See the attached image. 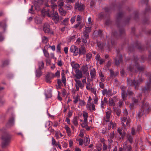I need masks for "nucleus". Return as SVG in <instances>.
I'll list each match as a JSON object with an SVG mask.
<instances>
[{
  "label": "nucleus",
  "instance_id": "nucleus-1",
  "mask_svg": "<svg viewBox=\"0 0 151 151\" xmlns=\"http://www.w3.org/2000/svg\"><path fill=\"white\" fill-rule=\"evenodd\" d=\"M134 64L131 65L128 67L129 70L132 72H137L139 71L140 72H143L144 69L143 66H140L139 64V60L137 57L134 59Z\"/></svg>",
  "mask_w": 151,
  "mask_h": 151
},
{
  "label": "nucleus",
  "instance_id": "nucleus-2",
  "mask_svg": "<svg viewBox=\"0 0 151 151\" xmlns=\"http://www.w3.org/2000/svg\"><path fill=\"white\" fill-rule=\"evenodd\" d=\"M53 10L52 9V11L50 12V10L48 9L46 13L47 16L50 17L54 21L55 23L56 24L59 21V16L57 12H54Z\"/></svg>",
  "mask_w": 151,
  "mask_h": 151
},
{
  "label": "nucleus",
  "instance_id": "nucleus-3",
  "mask_svg": "<svg viewBox=\"0 0 151 151\" xmlns=\"http://www.w3.org/2000/svg\"><path fill=\"white\" fill-rule=\"evenodd\" d=\"M11 136L8 133L6 132L4 133L1 137V139L3 140L1 143V146L2 148L5 147L9 145L11 141Z\"/></svg>",
  "mask_w": 151,
  "mask_h": 151
},
{
  "label": "nucleus",
  "instance_id": "nucleus-4",
  "mask_svg": "<svg viewBox=\"0 0 151 151\" xmlns=\"http://www.w3.org/2000/svg\"><path fill=\"white\" fill-rule=\"evenodd\" d=\"M150 108L149 104L145 101L142 102V105L140 110L139 111L138 114L139 116H141L144 114L148 113Z\"/></svg>",
  "mask_w": 151,
  "mask_h": 151
},
{
  "label": "nucleus",
  "instance_id": "nucleus-5",
  "mask_svg": "<svg viewBox=\"0 0 151 151\" xmlns=\"http://www.w3.org/2000/svg\"><path fill=\"white\" fill-rule=\"evenodd\" d=\"M148 82H147L145 87L142 88V91L145 93L149 92L151 90V74L148 77Z\"/></svg>",
  "mask_w": 151,
  "mask_h": 151
},
{
  "label": "nucleus",
  "instance_id": "nucleus-6",
  "mask_svg": "<svg viewBox=\"0 0 151 151\" xmlns=\"http://www.w3.org/2000/svg\"><path fill=\"white\" fill-rule=\"evenodd\" d=\"M143 81V79L142 78L140 79H139V81H135V80H127L128 84L130 86L134 85L135 86V88L137 89V87L138 86L139 84V82Z\"/></svg>",
  "mask_w": 151,
  "mask_h": 151
},
{
  "label": "nucleus",
  "instance_id": "nucleus-7",
  "mask_svg": "<svg viewBox=\"0 0 151 151\" xmlns=\"http://www.w3.org/2000/svg\"><path fill=\"white\" fill-rule=\"evenodd\" d=\"M121 121L122 126L125 127L126 126H129L130 119L129 118L127 119V117H123L121 118Z\"/></svg>",
  "mask_w": 151,
  "mask_h": 151
},
{
  "label": "nucleus",
  "instance_id": "nucleus-8",
  "mask_svg": "<svg viewBox=\"0 0 151 151\" xmlns=\"http://www.w3.org/2000/svg\"><path fill=\"white\" fill-rule=\"evenodd\" d=\"M70 51L71 52L73 53V55L74 56H76L78 54L79 55V49L78 47L75 45L71 46L70 47Z\"/></svg>",
  "mask_w": 151,
  "mask_h": 151
},
{
  "label": "nucleus",
  "instance_id": "nucleus-9",
  "mask_svg": "<svg viewBox=\"0 0 151 151\" xmlns=\"http://www.w3.org/2000/svg\"><path fill=\"white\" fill-rule=\"evenodd\" d=\"M43 29L45 33L53 34V32L51 31V29L50 28L49 24L47 23H45L44 24Z\"/></svg>",
  "mask_w": 151,
  "mask_h": 151
},
{
  "label": "nucleus",
  "instance_id": "nucleus-10",
  "mask_svg": "<svg viewBox=\"0 0 151 151\" xmlns=\"http://www.w3.org/2000/svg\"><path fill=\"white\" fill-rule=\"evenodd\" d=\"M83 116L84 118V122L81 124L82 127L85 128L88 125L87 118L88 117V114L87 112H84Z\"/></svg>",
  "mask_w": 151,
  "mask_h": 151
},
{
  "label": "nucleus",
  "instance_id": "nucleus-11",
  "mask_svg": "<svg viewBox=\"0 0 151 151\" xmlns=\"http://www.w3.org/2000/svg\"><path fill=\"white\" fill-rule=\"evenodd\" d=\"M123 149L125 151H131L132 147L130 145H128L127 141L125 142L123 144Z\"/></svg>",
  "mask_w": 151,
  "mask_h": 151
},
{
  "label": "nucleus",
  "instance_id": "nucleus-12",
  "mask_svg": "<svg viewBox=\"0 0 151 151\" xmlns=\"http://www.w3.org/2000/svg\"><path fill=\"white\" fill-rule=\"evenodd\" d=\"M74 81L76 83L75 86L77 91H78L79 90V87L82 89L84 87L82 83L80 81L77 80L76 79H74Z\"/></svg>",
  "mask_w": 151,
  "mask_h": 151
},
{
  "label": "nucleus",
  "instance_id": "nucleus-13",
  "mask_svg": "<svg viewBox=\"0 0 151 151\" xmlns=\"http://www.w3.org/2000/svg\"><path fill=\"white\" fill-rule=\"evenodd\" d=\"M61 76L62 81L60 80V79H58L57 80V83L58 85L59 86H60L61 85L62 82L63 83L64 85H66V78L65 75L64 73H61Z\"/></svg>",
  "mask_w": 151,
  "mask_h": 151
},
{
  "label": "nucleus",
  "instance_id": "nucleus-14",
  "mask_svg": "<svg viewBox=\"0 0 151 151\" xmlns=\"http://www.w3.org/2000/svg\"><path fill=\"white\" fill-rule=\"evenodd\" d=\"M142 95L139 94L138 96H137V99L133 97L132 98V100L134 103L135 104H138L141 100Z\"/></svg>",
  "mask_w": 151,
  "mask_h": 151
},
{
  "label": "nucleus",
  "instance_id": "nucleus-15",
  "mask_svg": "<svg viewBox=\"0 0 151 151\" xmlns=\"http://www.w3.org/2000/svg\"><path fill=\"white\" fill-rule=\"evenodd\" d=\"M86 108L88 110L92 112L93 111H95L96 109L95 108V105L93 104H91V102H88L86 105Z\"/></svg>",
  "mask_w": 151,
  "mask_h": 151
},
{
  "label": "nucleus",
  "instance_id": "nucleus-16",
  "mask_svg": "<svg viewBox=\"0 0 151 151\" xmlns=\"http://www.w3.org/2000/svg\"><path fill=\"white\" fill-rule=\"evenodd\" d=\"M75 8L76 9H77L78 11H82L84 9V6L81 3L79 4L78 3H76L75 4Z\"/></svg>",
  "mask_w": 151,
  "mask_h": 151
},
{
  "label": "nucleus",
  "instance_id": "nucleus-17",
  "mask_svg": "<svg viewBox=\"0 0 151 151\" xmlns=\"http://www.w3.org/2000/svg\"><path fill=\"white\" fill-rule=\"evenodd\" d=\"M76 74L74 75V76L76 79H80L83 77V74L82 72L79 70H76L75 71Z\"/></svg>",
  "mask_w": 151,
  "mask_h": 151
},
{
  "label": "nucleus",
  "instance_id": "nucleus-18",
  "mask_svg": "<svg viewBox=\"0 0 151 151\" xmlns=\"http://www.w3.org/2000/svg\"><path fill=\"white\" fill-rule=\"evenodd\" d=\"M102 93L103 95L106 94L108 96H111L113 95L112 93V90L111 89H109L108 90H107L106 89H105L102 91Z\"/></svg>",
  "mask_w": 151,
  "mask_h": 151
},
{
  "label": "nucleus",
  "instance_id": "nucleus-19",
  "mask_svg": "<svg viewBox=\"0 0 151 151\" xmlns=\"http://www.w3.org/2000/svg\"><path fill=\"white\" fill-rule=\"evenodd\" d=\"M122 56L121 55H118L115 59V64L117 65H118L120 63H122Z\"/></svg>",
  "mask_w": 151,
  "mask_h": 151
},
{
  "label": "nucleus",
  "instance_id": "nucleus-20",
  "mask_svg": "<svg viewBox=\"0 0 151 151\" xmlns=\"http://www.w3.org/2000/svg\"><path fill=\"white\" fill-rule=\"evenodd\" d=\"M116 97H114L113 98H110L109 100V104L110 106H114L115 105V102H116Z\"/></svg>",
  "mask_w": 151,
  "mask_h": 151
},
{
  "label": "nucleus",
  "instance_id": "nucleus-21",
  "mask_svg": "<svg viewBox=\"0 0 151 151\" xmlns=\"http://www.w3.org/2000/svg\"><path fill=\"white\" fill-rule=\"evenodd\" d=\"M111 113V110L107 111L106 113V118L105 119V121L106 122H109V119L110 117Z\"/></svg>",
  "mask_w": 151,
  "mask_h": 151
},
{
  "label": "nucleus",
  "instance_id": "nucleus-22",
  "mask_svg": "<svg viewBox=\"0 0 151 151\" xmlns=\"http://www.w3.org/2000/svg\"><path fill=\"white\" fill-rule=\"evenodd\" d=\"M33 4L35 9H38L39 8L40 6L42 4V2L41 0H38L37 1H34L33 2Z\"/></svg>",
  "mask_w": 151,
  "mask_h": 151
},
{
  "label": "nucleus",
  "instance_id": "nucleus-23",
  "mask_svg": "<svg viewBox=\"0 0 151 151\" xmlns=\"http://www.w3.org/2000/svg\"><path fill=\"white\" fill-rule=\"evenodd\" d=\"M14 123V117L12 116L9 118L8 122L7 123L6 126L8 127H10L13 125Z\"/></svg>",
  "mask_w": 151,
  "mask_h": 151
},
{
  "label": "nucleus",
  "instance_id": "nucleus-24",
  "mask_svg": "<svg viewBox=\"0 0 151 151\" xmlns=\"http://www.w3.org/2000/svg\"><path fill=\"white\" fill-rule=\"evenodd\" d=\"M78 49H79V55L84 54L86 52V48L83 45H81Z\"/></svg>",
  "mask_w": 151,
  "mask_h": 151
},
{
  "label": "nucleus",
  "instance_id": "nucleus-25",
  "mask_svg": "<svg viewBox=\"0 0 151 151\" xmlns=\"http://www.w3.org/2000/svg\"><path fill=\"white\" fill-rule=\"evenodd\" d=\"M125 87L124 86L122 87V88L121 94L122 99L124 101H125L126 100L127 96V93L125 94Z\"/></svg>",
  "mask_w": 151,
  "mask_h": 151
},
{
  "label": "nucleus",
  "instance_id": "nucleus-26",
  "mask_svg": "<svg viewBox=\"0 0 151 151\" xmlns=\"http://www.w3.org/2000/svg\"><path fill=\"white\" fill-rule=\"evenodd\" d=\"M84 74H86L88 73V66L86 64L83 65L81 68Z\"/></svg>",
  "mask_w": 151,
  "mask_h": 151
},
{
  "label": "nucleus",
  "instance_id": "nucleus-27",
  "mask_svg": "<svg viewBox=\"0 0 151 151\" xmlns=\"http://www.w3.org/2000/svg\"><path fill=\"white\" fill-rule=\"evenodd\" d=\"M70 65L73 68L77 70V69H78L80 67L79 65L75 63L74 61H71L70 63Z\"/></svg>",
  "mask_w": 151,
  "mask_h": 151
},
{
  "label": "nucleus",
  "instance_id": "nucleus-28",
  "mask_svg": "<svg viewBox=\"0 0 151 151\" xmlns=\"http://www.w3.org/2000/svg\"><path fill=\"white\" fill-rule=\"evenodd\" d=\"M108 101L106 97H104L103 100H102L101 101V107L102 109L104 108V106L105 104H108Z\"/></svg>",
  "mask_w": 151,
  "mask_h": 151
},
{
  "label": "nucleus",
  "instance_id": "nucleus-29",
  "mask_svg": "<svg viewBox=\"0 0 151 151\" xmlns=\"http://www.w3.org/2000/svg\"><path fill=\"white\" fill-rule=\"evenodd\" d=\"M78 117L76 116L74 117V118L72 120V122L74 125L76 126H77L78 125Z\"/></svg>",
  "mask_w": 151,
  "mask_h": 151
},
{
  "label": "nucleus",
  "instance_id": "nucleus-30",
  "mask_svg": "<svg viewBox=\"0 0 151 151\" xmlns=\"http://www.w3.org/2000/svg\"><path fill=\"white\" fill-rule=\"evenodd\" d=\"M35 22L37 24H41L42 20L40 18L38 17H36L34 19Z\"/></svg>",
  "mask_w": 151,
  "mask_h": 151
},
{
  "label": "nucleus",
  "instance_id": "nucleus-31",
  "mask_svg": "<svg viewBox=\"0 0 151 151\" xmlns=\"http://www.w3.org/2000/svg\"><path fill=\"white\" fill-rule=\"evenodd\" d=\"M57 1V0H51L50 1V3L51 4V7L52 9H53L57 6L56 4L55 3Z\"/></svg>",
  "mask_w": 151,
  "mask_h": 151
},
{
  "label": "nucleus",
  "instance_id": "nucleus-32",
  "mask_svg": "<svg viewBox=\"0 0 151 151\" xmlns=\"http://www.w3.org/2000/svg\"><path fill=\"white\" fill-rule=\"evenodd\" d=\"M60 14L62 16H65L66 14V12L64 10L62 7L59 8L58 9Z\"/></svg>",
  "mask_w": 151,
  "mask_h": 151
},
{
  "label": "nucleus",
  "instance_id": "nucleus-33",
  "mask_svg": "<svg viewBox=\"0 0 151 151\" xmlns=\"http://www.w3.org/2000/svg\"><path fill=\"white\" fill-rule=\"evenodd\" d=\"M69 18H67L64 19L63 21L62 22V24L66 26H67L69 23Z\"/></svg>",
  "mask_w": 151,
  "mask_h": 151
},
{
  "label": "nucleus",
  "instance_id": "nucleus-34",
  "mask_svg": "<svg viewBox=\"0 0 151 151\" xmlns=\"http://www.w3.org/2000/svg\"><path fill=\"white\" fill-rule=\"evenodd\" d=\"M65 128L66 131V132L67 133L68 135L69 136H70L71 134V132L70 129L67 125H65Z\"/></svg>",
  "mask_w": 151,
  "mask_h": 151
},
{
  "label": "nucleus",
  "instance_id": "nucleus-35",
  "mask_svg": "<svg viewBox=\"0 0 151 151\" xmlns=\"http://www.w3.org/2000/svg\"><path fill=\"white\" fill-rule=\"evenodd\" d=\"M42 42L44 44L47 43L48 41V38L45 36H42Z\"/></svg>",
  "mask_w": 151,
  "mask_h": 151
},
{
  "label": "nucleus",
  "instance_id": "nucleus-36",
  "mask_svg": "<svg viewBox=\"0 0 151 151\" xmlns=\"http://www.w3.org/2000/svg\"><path fill=\"white\" fill-rule=\"evenodd\" d=\"M127 140L131 144H132L133 142V136L130 134H128L127 136Z\"/></svg>",
  "mask_w": 151,
  "mask_h": 151
},
{
  "label": "nucleus",
  "instance_id": "nucleus-37",
  "mask_svg": "<svg viewBox=\"0 0 151 151\" xmlns=\"http://www.w3.org/2000/svg\"><path fill=\"white\" fill-rule=\"evenodd\" d=\"M41 70V69L37 68V70H36L35 73L37 77H39L42 75V72Z\"/></svg>",
  "mask_w": 151,
  "mask_h": 151
},
{
  "label": "nucleus",
  "instance_id": "nucleus-38",
  "mask_svg": "<svg viewBox=\"0 0 151 151\" xmlns=\"http://www.w3.org/2000/svg\"><path fill=\"white\" fill-rule=\"evenodd\" d=\"M73 98L74 99V100L73 101V102L74 104L77 103L78 101L80 100V96L78 94L77 95L76 97H73Z\"/></svg>",
  "mask_w": 151,
  "mask_h": 151
},
{
  "label": "nucleus",
  "instance_id": "nucleus-39",
  "mask_svg": "<svg viewBox=\"0 0 151 151\" xmlns=\"http://www.w3.org/2000/svg\"><path fill=\"white\" fill-rule=\"evenodd\" d=\"M90 74L91 78H94L96 76L95 70L94 69H92L90 71Z\"/></svg>",
  "mask_w": 151,
  "mask_h": 151
},
{
  "label": "nucleus",
  "instance_id": "nucleus-40",
  "mask_svg": "<svg viewBox=\"0 0 151 151\" xmlns=\"http://www.w3.org/2000/svg\"><path fill=\"white\" fill-rule=\"evenodd\" d=\"M44 63L43 61H39L38 62V68L42 69L44 67Z\"/></svg>",
  "mask_w": 151,
  "mask_h": 151
},
{
  "label": "nucleus",
  "instance_id": "nucleus-41",
  "mask_svg": "<svg viewBox=\"0 0 151 151\" xmlns=\"http://www.w3.org/2000/svg\"><path fill=\"white\" fill-rule=\"evenodd\" d=\"M90 142V140L88 137H86L84 139L83 143L85 146H87Z\"/></svg>",
  "mask_w": 151,
  "mask_h": 151
},
{
  "label": "nucleus",
  "instance_id": "nucleus-42",
  "mask_svg": "<svg viewBox=\"0 0 151 151\" xmlns=\"http://www.w3.org/2000/svg\"><path fill=\"white\" fill-rule=\"evenodd\" d=\"M64 4V3L63 0H59L57 2L58 6L60 8L62 7L63 6Z\"/></svg>",
  "mask_w": 151,
  "mask_h": 151
},
{
  "label": "nucleus",
  "instance_id": "nucleus-43",
  "mask_svg": "<svg viewBox=\"0 0 151 151\" xmlns=\"http://www.w3.org/2000/svg\"><path fill=\"white\" fill-rule=\"evenodd\" d=\"M116 124L115 123H113L112 121H110V122L109 124L108 125V129L109 130L110 129L111 127V126H112L113 127H114L116 126Z\"/></svg>",
  "mask_w": 151,
  "mask_h": 151
},
{
  "label": "nucleus",
  "instance_id": "nucleus-44",
  "mask_svg": "<svg viewBox=\"0 0 151 151\" xmlns=\"http://www.w3.org/2000/svg\"><path fill=\"white\" fill-rule=\"evenodd\" d=\"M99 77H100V80L102 82H104L105 81V78L104 77V75L101 72H100L99 73Z\"/></svg>",
  "mask_w": 151,
  "mask_h": 151
},
{
  "label": "nucleus",
  "instance_id": "nucleus-45",
  "mask_svg": "<svg viewBox=\"0 0 151 151\" xmlns=\"http://www.w3.org/2000/svg\"><path fill=\"white\" fill-rule=\"evenodd\" d=\"M97 44L99 48L100 49H102L104 48V45L103 43L100 42H97Z\"/></svg>",
  "mask_w": 151,
  "mask_h": 151
},
{
  "label": "nucleus",
  "instance_id": "nucleus-46",
  "mask_svg": "<svg viewBox=\"0 0 151 151\" xmlns=\"http://www.w3.org/2000/svg\"><path fill=\"white\" fill-rule=\"evenodd\" d=\"M122 128L121 129L118 128L117 129V131L118 132L119 134L121 135V137L122 138L124 137L125 134H123L122 132Z\"/></svg>",
  "mask_w": 151,
  "mask_h": 151
},
{
  "label": "nucleus",
  "instance_id": "nucleus-47",
  "mask_svg": "<svg viewBox=\"0 0 151 151\" xmlns=\"http://www.w3.org/2000/svg\"><path fill=\"white\" fill-rule=\"evenodd\" d=\"M92 55L91 53H87L86 56V60L89 61L92 58Z\"/></svg>",
  "mask_w": 151,
  "mask_h": 151
},
{
  "label": "nucleus",
  "instance_id": "nucleus-48",
  "mask_svg": "<svg viewBox=\"0 0 151 151\" xmlns=\"http://www.w3.org/2000/svg\"><path fill=\"white\" fill-rule=\"evenodd\" d=\"M91 30V27H85L84 32L89 34Z\"/></svg>",
  "mask_w": 151,
  "mask_h": 151
},
{
  "label": "nucleus",
  "instance_id": "nucleus-49",
  "mask_svg": "<svg viewBox=\"0 0 151 151\" xmlns=\"http://www.w3.org/2000/svg\"><path fill=\"white\" fill-rule=\"evenodd\" d=\"M43 51L44 56L46 58H48L49 57V54L48 51L46 50L45 49L43 50Z\"/></svg>",
  "mask_w": 151,
  "mask_h": 151
},
{
  "label": "nucleus",
  "instance_id": "nucleus-50",
  "mask_svg": "<svg viewBox=\"0 0 151 151\" xmlns=\"http://www.w3.org/2000/svg\"><path fill=\"white\" fill-rule=\"evenodd\" d=\"M51 78L47 74L46 76V81L47 82L50 83L51 82Z\"/></svg>",
  "mask_w": 151,
  "mask_h": 151
},
{
  "label": "nucleus",
  "instance_id": "nucleus-51",
  "mask_svg": "<svg viewBox=\"0 0 151 151\" xmlns=\"http://www.w3.org/2000/svg\"><path fill=\"white\" fill-rule=\"evenodd\" d=\"M123 14L122 12H120L119 13L117 16V19L118 20H119L121 18H122L123 16Z\"/></svg>",
  "mask_w": 151,
  "mask_h": 151
},
{
  "label": "nucleus",
  "instance_id": "nucleus-52",
  "mask_svg": "<svg viewBox=\"0 0 151 151\" xmlns=\"http://www.w3.org/2000/svg\"><path fill=\"white\" fill-rule=\"evenodd\" d=\"M82 20V18L81 16L80 15H78L77 17L76 21L78 22H80L81 23V21Z\"/></svg>",
  "mask_w": 151,
  "mask_h": 151
},
{
  "label": "nucleus",
  "instance_id": "nucleus-53",
  "mask_svg": "<svg viewBox=\"0 0 151 151\" xmlns=\"http://www.w3.org/2000/svg\"><path fill=\"white\" fill-rule=\"evenodd\" d=\"M90 90H91L92 92L93 93V94L95 95V96H96V89L95 88H91Z\"/></svg>",
  "mask_w": 151,
  "mask_h": 151
},
{
  "label": "nucleus",
  "instance_id": "nucleus-54",
  "mask_svg": "<svg viewBox=\"0 0 151 151\" xmlns=\"http://www.w3.org/2000/svg\"><path fill=\"white\" fill-rule=\"evenodd\" d=\"M93 102L95 104H98V97L96 96H95V97L93 98Z\"/></svg>",
  "mask_w": 151,
  "mask_h": 151
},
{
  "label": "nucleus",
  "instance_id": "nucleus-55",
  "mask_svg": "<svg viewBox=\"0 0 151 151\" xmlns=\"http://www.w3.org/2000/svg\"><path fill=\"white\" fill-rule=\"evenodd\" d=\"M76 19V16H74L71 18L70 19V22L72 24H73V23L75 22Z\"/></svg>",
  "mask_w": 151,
  "mask_h": 151
},
{
  "label": "nucleus",
  "instance_id": "nucleus-56",
  "mask_svg": "<svg viewBox=\"0 0 151 151\" xmlns=\"http://www.w3.org/2000/svg\"><path fill=\"white\" fill-rule=\"evenodd\" d=\"M111 141H112L111 139H109L108 140V148L109 149H110L111 148Z\"/></svg>",
  "mask_w": 151,
  "mask_h": 151
},
{
  "label": "nucleus",
  "instance_id": "nucleus-57",
  "mask_svg": "<svg viewBox=\"0 0 151 151\" xmlns=\"http://www.w3.org/2000/svg\"><path fill=\"white\" fill-rule=\"evenodd\" d=\"M60 44H58L57 47V52L60 53Z\"/></svg>",
  "mask_w": 151,
  "mask_h": 151
},
{
  "label": "nucleus",
  "instance_id": "nucleus-58",
  "mask_svg": "<svg viewBox=\"0 0 151 151\" xmlns=\"http://www.w3.org/2000/svg\"><path fill=\"white\" fill-rule=\"evenodd\" d=\"M86 103L83 100H80L79 101V104L81 106H84L85 105Z\"/></svg>",
  "mask_w": 151,
  "mask_h": 151
},
{
  "label": "nucleus",
  "instance_id": "nucleus-59",
  "mask_svg": "<svg viewBox=\"0 0 151 151\" xmlns=\"http://www.w3.org/2000/svg\"><path fill=\"white\" fill-rule=\"evenodd\" d=\"M109 71L110 73V77H113L114 76H115L117 75L116 74V75H114V71L111 69L109 70Z\"/></svg>",
  "mask_w": 151,
  "mask_h": 151
},
{
  "label": "nucleus",
  "instance_id": "nucleus-60",
  "mask_svg": "<svg viewBox=\"0 0 151 151\" xmlns=\"http://www.w3.org/2000/svg\"><path fill=\"white\" fill-rule=\"evenodd\" d=\"M64 7L66 10H70L71 9L72 6L70 5H66L64 6Z\"/></svg>",
  "mask_w": 151,
  "mask_h": 151
},
{
  "label": "nucleus",
  "instance_id": "nucleus-61",
  "mask_svg": "<svg viewBox=\"0 0 151 151\" xmlns=\"http://www.w3.org/2000/svg\"><path fill=\"white\" fill-rule=\"evenodd\" d=\"M58 63H57L58 65L59 66H61L62 65L63 63L62 60H58Z\"/></svg>",
  "mask_w": 151,
  "mask_h": 151
},
{
  "label": "nucleus",
  "instance_id": "nucleus-62",
  "mask_svg": "<svg viewBox=\"0 0 151 151\" xmlns=\"http://www.w3.org/2000/svg\"><path fill=\"white\" fill-rule=\"evenodd\" d=\"M89 35V34L84 32H83V35L82 37L88 38Z\"/></svg>",
  "mask_w": 151,
  "mask_h": 151
},
{
  "label": "nucleus",
  "instance_id": "nucleus-63",
  "mask_svg": "<svg viewBox=\"0 0 151 151\" xmlns=\"http://www.w3.org/2000/svg\"><path fill=\"white\" fill-rule=\"evenodd\" d=\"M103 82L101 81L99 83V86L102 89H103L104 88V85Z\"/></svg>",
  "mask_w": 151,
  "mask_h": 151
},
{
  "label": "nucleus",
  "instance_id": "nucleus-64",
  "mask_svg": "<svg viewBox=\"0 0 151 151\" xmlns=\"http://www.w3.org/2000/svg\"><path fill=\"white\" fill-rule=\"evenodd\" d=\"M81 38H82V41L83 43H87V39L88 38H87L81 37Z\"/></svg>",
  "mask_w": 151,
  "mask_h": 151
}]
</instances>
